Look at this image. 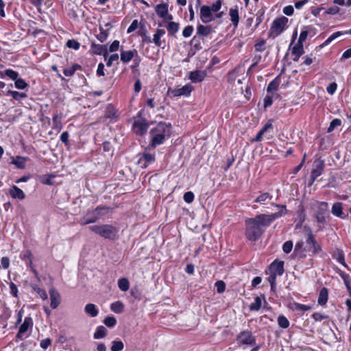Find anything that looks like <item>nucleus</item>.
<instances>
[{
	"instance_id": "obj_36",
	"label": "nucleus",
	"mask_w": 351,
	"mask_h": 351,
	"mask_svg": "<svg viewBox=\"0 0 351 351\" xmlns=\"http://www.w3.org/2000/svg\"><path fill=\"white\" fill-rule=\"evenodd\" d=\"M7 95H11L15 100L20 101L27 97L26 93H19L15 90H8Z\"/></svg>"
},
{
	"instance_id": "obj_2",
	"label": "nucleus",
	"mask_w": 351,
	"mask_h": 351,
	"mask_svg": "<svg viewBox=\"0 0 351 351\" xmlns=\"http://www.w3.org/2000/svg\"><path fill=\"white\" fill-rule=\"evenodd\" d=\"M171 124L165 122L158 123L156 126L150 130L151 143L153 148L162 144L165 138L171 135Z\"/></svg>"
},
{
	"instance_id": "obj_44",
	"label": "nucleus",
	"mask_w": 351,
	"mask_h": 351,
	"mask_svg": "<svg viewBox=\"0 0 351 351\" xmlns=\"http://www.w3.org/2000/svg\"><path fill=\"white\" fill-rule=\"evenodd\" d=\"M104 324L109 328H112L116 325L117 320L114 317L108 316L104 319Z\"/></svg>"
},
{
	"instance_id": "obj_42",
	"label": "nucleus",
	"mask_w": 351,
	"mask_h": 351,
	"mask_svg": "<svg viewBox=\"0 0 351 351\" xmlns=\"http://www.w3.org/2000/svg\"><path fill=\"white\" fill-rule=\"evenodd\" d=\"M123 348L124 345L121 341H113L110 350L111 351H121Z\"/></svg>"
},
{
	"instance_id": "obj_33",
	"label": "nucleus",
	"mask_w": 351,
	"mask_h": 351,
	"mask_svg": "<svg viewBox=\"0 0 351 351\" xmlns=\"http://www.w3.org/2000/svg\"><path fill=\"white\" fill-rule=\"evenodd\" d=\"M179 27V23L173 21L169 22L167 26V31L171 36L174 35L178 32Z\"/></svg>"
},
{
	"instance_id": "obj_18",
	"label": "nucleus",
	"mask_w": 351,
	"mask_h": 351,
	"mask_svg": "<svg viewBox=\"0 0 351 351\" xmlns=\"http://www.w3.org/2000/svg\"><path fill=\"white\" fill-rule=\"evenodd\" d=\"M331 213L333 215L341 219L346 217V215L343 213V204L341 202L335 203L332 206Z\"/></svg>"
},
{
	"instance_id": "obj_46",
	"label": "nucleus",
	"mask_w": 351,
	"mask_h": 351,
	"mask_svg": "<svg viewBox=\"0 0 351 351\" xmlns=\"http://www.w3.org/2000/svg\"><path fill=\"white\" fill-rule=\"evenodd\" d=\"M14 84L16 88L21 90L25 89L28 86L27 84L25 82V80L21 78H17L15 80Z\"/></svg>"
},
{
	"instance_id": "obj_20",
	"label": "nucleus",
	"mask_w": 351,
	"mask_h": 351,
	"mask_svg": "<svg viewBox=\"0 0 351 351\" xmlns=\"http://www.w3.org/2000/svg\"><path fill=\"white\" fill-rule=\"evenodd\" d=\"M206 73L202 71H195L190 73L189 79L193 82H200L204 80Z\"/></svg>"
},
{
	"instance_id": "obj_59",
	"label": "nucleus",
	"mask_w": 351,
	"mask_h": 351,
	"mask_svg": "<svg viewBox=\"0 0 351 351\" xmlns=\"http://www.w3.org/2000/svg\"><path fill=\"white\" fill-rule=\"evenodd\" d=\"M341 276L343 278L347 289L348 290H351L350 282V280H349V278H350L349 275L347 274L343 273V274H341Z\"/></svg>"
},
{
	"instance_id": "obj_21",
	"label": "nucleus",
	"mask_w": 351,
	"mask_h": 351,
	"mask_svg": "<svg viewBox=\"0 0 351 351\" xmlns=\"http://www.w3.org/2000/svg\"><path fill=\"white\" fill-rule=\"evenodd\" d=\"M169 5L167 3H160L155 7V11L157 15L162 19H165L168 14Z\"/></svg>"
},
{
	"instance_id": "obj_49",
	"label": "nucleus",
	"mask_w": 351,
	"mask_h": 351,
	"mask_svg": "<svg viewBox=\"0 0 351 351\" xmlns=\"http://www.w3.org/2000/svg\"><path fill=\"white\" fill-rule=\"evenodd\" d=\"M5 75L10 77L13 80H16L18 78L19 73L18 72L13 71L12 69H6L5 71Z\"/></svg>"
},
{
	"instance_id": "obj_7",
	"label": "nucleus",
	"mask_w": 351,
	"mask_h": 351,
	"mask_svg": "<svg viewBox=\"0 0 351 351\" xmlns=\"http://www.w3.org/2000/svg\"><path fill=\"white\" fill-rule=\"evenodd\" d=\"M325 167L324 161L321 158L315 159L313 163V169L311 172V182L308 186H311L317 177L321 176Z\"/></svg>"
},
{
	"instance_id": "obj_15",
	"label": "nucleus",
	"mask_w": 351,
	"mask_h": 351,
	"mask_svg": "<svg viewBox=\"0 0 351 351\" xmlns=\"http://www.w3.org/2000/svg\"><path fill=\"white\" fill-rule=\"evenodd\" d=\"M90 50L93 54L103 55L105 60L108 57V50L106 45L93 43L90 46Z\"/></svg>"
},
{
	"instance_id": "obj_1",
	"label": "nucleus",
	"mask_w": 351,
	"mask_h": 351,
	"mask_svg": "<svg viewBox=\"0 0 351 351\" xmlns=\"http://www.w3.org/2000/svg\"><path fill=\"white\" fill-rule=\"evenodd\" d=\"M274 206L280 208L278 212L271 215L259 214L254 217L245 219V235L247 239L253 242L256 241L274 220L287 213L286 206L280 204H274Z\"/></svg>"
},
{
	"instance_id": "obj_13",
	"label": "nucleus",
	"mask_w": 351,
	"mask_h": 351,
	"mask_svg": "<svg viewBox=\"0 0 351 351\" xmlns=\"http://www.w3.org/2000/svg\"><path fill=\"white\" fill-rule=\"evenodd\" d=\"M270 273L277 276H282L284 273V262L275 260L269 266Z\"/></svg>"
},
{
	"instance_id": "obj_28",
	"label": "nucleus",
	"mask_w": 351,
	"mask_h": 351,
	"mask_svg": "<svg viewBox=\"0 0 351 351\" xmlns=\"http://www.w3.org/2000/svg\"><path fill=\"white\" fill-rule=\"evenodd\" d=\"M351 34V29L348 31L345 32H336L333 33L331 36H330L323 43V46L328 45L329 43H330L333 40L336 39L339 36L344 34Z\"/></svg>"
},
{
	"instance_id": "obj_23",
	"label": "nucleus",
	"mask_w": 351,
	"mask_h": 351,
	"mask_svg": "<svg viewBox=\"0 0 351 351\" xmlns=\"http://www.w3.org/2000/svg\"><path fill=\"white\" fill-rule=\"evenodd\" d=\"M316 215L329 216L328 203L324 202H319L317 208Z\"/></svg>"
},
{
	"instance_id": "obj_37",
	"label": "nucleus",
	"mask_w": 351,
	"mask_h": 351,
	"mask_svg": "<svg viewBox=\"0 0 351 351\" xmlns=\"http://www.w3.org/2000/svg\"><path fill=\"white\" fill-rule=\"evenodd\" d=\"M105 116L106 118L114 119L117 117V112L112 105H108L106 108Z\"/></svg>"
},
{
	"instance_id": "obj_25",
	"label": "nucleus",
	"mask_w": 351,
	"mask_h": 351,
	"mask_svg": "<svg viewBox=\"0 0 351 351\" xmlns=\"http://www.w3.org/2000/svg\"><path fill=\"white\" fill-rule=\"evenodd\" d=\"M328 298V289L326 287H323L319 293L317 302L320 305H324L326 304Z\"/></svg>"
},
{
	"instance_id": "obj_3",
	"label": "nucleus",
	"mask_w": 351,
	"mask_h": 351,
	"mask_svg": "<svg viewBox=\"0 0 351 351\" xmlns=\"http://www.w3.org/2000/svg\"><path fill=\"white\" fill-rule=\"evenodd\" d=\"M89 229L99 236L110 240H114L117 237L118 230L116 227L109 225H94L89 227Z\"/></svg>"
},
{
	"instance_id": "obj_22",
	"label": "nucleus",
	"mask_w": 351,
	"mask_h": 351,
	"mask_svg": "<svg viewBox=\"0 0 351 351\" xmlns=\"http://www.w3.org/2000/svg\"><path fill=\"white\" fill-rule=\"evenodd\" d=\"M134 53L137 54V51L136 50H129V51H123L122 50L120 54L121 60L127 63L130 62L134 56Z\"/></svg>"
},
{
	"instance_id": "obj_19",
	"label": "nucleus",
	"mask_w": 351,
	"mask_h": 351,
	"mask_svg": "<svg viewBox=\"0 0 351 351\" xmlns=\"http://www.w3.org/2000/svg\"><path fill=\"white\" fill-rule=\"evenodd\" d=\"M229 15L230 17V21L234 27H237L239 22V8L237 5H236L234 8H231L230 9Z\"/></svg>"
},
{
	"instance_id": "obj_6",
	"label": "nucleus",
	"mask_w": 351,
	"mask_h": 351,
	"mask_svg": "<svg viewBox=\"0 0 351 351\" xmlns=\"http://www.w3.org/2000/svg\"><path fill=\"white\" fill-rule=\"evenodd\" d=\"M237 342L239 346L243 345L255 346L256 338L250 330L241 332L237 337Z\"/></svg>"
},
{
	"instance_id": "obj_58",
	"label": "nucleus",
	"mask_w": 351,
	"mask_h": 351,
	"mask_svg": "<svg viewBox=\"0 0 351 351\" xmlns=\"http://www.w3.org/2000/svg\"><path fill=\"white\" fill-rule=\"evenodd\" d=\"M293 248V242L291 241H287L284 243L282 245V250L286 254L289 253Z\"/></svg>"
},
{
	"instance_id": "obj_8",
	"label": "nucleus",
	"mask_w": 351,
	"mask_h": 351,
	"mask_svg": "<svg viewBox=\"0 0 351 351\" xmlns=\"http://www.w3.org/2000/svg\"><path fill=\"white\" fill-rule=\"evenodd\" d=\"M33 324L32 318L29 316L25 317L23 323L19 327V331L16 336V339L23 340L27 337V336H25V334L29 329H31L33 327Z\"/></svg>"
},
{
	"instance_id": "obj_5",
	"label": "nucleus",
	"mask_w": 351,
	"mask_h": 351,
	"mask_svg": "<svg viewBox=\"0 0 351 351\" xmlns=\"http://www.w3.org/2000/svg\"><path fill=\"white\" fill-rule=\"evenodd\" d=\"M287 23L288 19L285 16L274 20L269 29V36L273 38L278 36L285 29Z\"/></svg>"
},
{
	"instance_id": "obj_60",
	"label": "nucleus",
	"mask_w": 351,
	"mask_h": 351,
	"mask_svg": "<svg viewBox=\"0 0 351 351\" xmlns=\"http://www.w3.org/2000/svg\"><path fill=\"white\" fill-rule=\"evenodd\" d=\"M138 26V20H136V19L134 20L132 22V23L130 24V25L129 26V27L128 28L127 32L129 34V33L134 32V30H136L137 29Z\"/></svg>"
},
{
	"instance_id": "obj_32",
	"label": "nucleus",
	"mask_w": 351,
	"mask_h": 351,
	"mask_svg": "<svg viewBox=\"0 0 351 351\" xmlns=\"http://www.w3.org/2000/svg\"><path fill=\"white\" fill-rule=\"evenodd\" d=\"M110 309L115 313H121L123 311L124 305L120 301H117L110 304Z\"/></svg>"
},
{
	"instance_id": "obj_55",
	"label": "nucleus",
	"mask_w": 351,
	"mask_h": 351,
	"mask_svg": "<svg viewBox=\"0 0 351 351\" xmlns=\"http://www.w3.org/2000/svg\"><path fill=\"white\" fill-rule=\"evenodd\" d=\"M222 1L221 0L216 1L212 6L210 7V9L213 12H217L221 8Z\"/></svg>"
},
{
	"instance_id": "obj_54",
	"label": "nucleus",
	"mask_w": 351,
	"mask_h": 351,
	"mask_svg": "<svg viewBox=\"0 0 351 351\" xmlns=\"http://www.w3.org/2000/svg\"><path fill=\"white\" fill-rule=\"evenodd\" d=\"M295 309L301 311H307L311 308V306L305 305L300 303L295 302L293 304Z\"/></svg>"
},
{
	"instance_id": "obj_64",
	"label": "nucleus",
	"mask_w": 351,
	"mask_h": 351,
	"mask_svg": "<svg viewBox=\"0 0 351 351\" xmlns=\"http://www.w3.org/2000/svg\"><path fill=\"white\" fill-rule=\"evenodd\" d=\"M119 41L114 40L112 43L110 45L109 51L110 52H114L119 49Z\"/></svg>"
},
{
	"instance_id": "obj_12",
	"label": "nucleus",
	"mask_w": 351,
	"mask_h": 351,
	"mask_svg": "<svg viewBox=\"0 0 351 351\" xmlns=\"http://www.w3.org/2000/svg\"><path fill=\"white\" fill-rule=\"evenodd\" d=\"M193 87L190 84H186L182 88H175L171 91V94L173 97H180L184 96L188 97L190 95Z\"/></svg>"
},
{
	"instance_id": "obj_62",
	"label": "nucleus",
	"mask_w": 351,
	"mask_h": 351,
	"mask_svg": "<svg viewBox=\"0 0 351 351\" xmlns=\"http://www.w3.org/2000/svg\"><path fill=\"white\" fill-rule=\"evenodd\" d=\"M308 34V32L307 30H302L300 34L298 43L303 44V43L306 40Z\"/></svg>"
},
{
	"instance_id": "obj_14",
	"label": "nucleus",
	"mask_w": 351,
	"mask_h": 351,
	"mask_svg": "<svg viewBox=\"0 0 351 351\" xmlns=\"http://www.w3.org/2000/svg\"><path fill=\"white\" fill-rule=\"evenodd\" d=\"M200 19L204 23H208L213 20V14L210 6L203 5L200 8Z\"/></svg>"
},
{
	"instance_id": "obj_11",
	"label": "nucleus",
	"mask_w": 351,
	"mask_h": 351,
	"mask_svg": "<svg viewBox=\"0 0 351 351\" xmlns=\"http://www.w3.org/2000/svg\"><path fill=\"white\" fill-rule=\"evenodd\" d=\"M155 161V155L147 152H144L138 160V164L142 168L147 167L150 164Z\"/></svg>"
},
{
	"instance_id": "obj_57",
	"label": "nucleus",
	"mask_w": 351,
	"mask_h": 351,
	"mask_svg": "<svg viewBox=\"0 0 351 351\" xmlns=\"http://www.w3.org/2000/svg\"><path fill=\"white\" fill-rule=\"evenodd\" d=\"M194 194L191 191L186 192L183 196L184 200L188 204L191 203L194 200Z\"/></svg>"
},
{
	"instance_id": "obj_48",
	"label": "nucleus",
	"mask_w": 351,
	"mask_h": 351,
	"mask_svg": "<svg viewBox=\"0 0 351 351\" xmlns=\"http://www.w3.org/2000/svg\"><path fill=\"white\" fill-rule=\"evenodd\" d=\"M265 43H266V42L265 40H258L254 45L255 50L258 52L263 51L265 49Z\"/></svg>"
},
{
	"instance_id": "obj_61",
	"label": "nucleus",
	"mask_w": 351,
	"mask_h": 351,
	"mask_svg": "<svg viewBox=\"0 0 351 351\" xmlns=\"http://www.w3.org/2000/svg\"><path fill=\"white\" fill-rule=\"evenodd\" d=\"M337 87V84L335 82H332L327 86L326 90L329 94L332 95L336 91Z\"/></svg>"
},
{
	"instance_id": "obj_16",
	"label": "nucleus",
	"mask_w": 351,
	"mask_h": 351,
	"mask_svg": "<svg viewBox=\"0 0 351 351\" xmlns=\"http://www.w3.org/2000/svg\"><path fill=\"white\" fill-rule=\"evenodd\" d=\"M49 295L51 300L50 306L52 308L55 309L60 303V293L56 289L51 288L49 289Z\"/></svg>"
},
{
	"instance_id": "obj_24",
	"label": "nucleus",
	"mask_w": 351,
	"mask_h": 351,
	"mask_svg": "<svg viewBox=\"0 0 351 351\" xmlns=\"http://www.w3.org/2000/svg\"><path fill=\"white\" fill-rule=\"evenodd\" d=\"M211 32L212 27L210 25H198L197 27V34L200 36H207Z\"/></svg>"
},
{
	"instance_id": "obj_40",
	"label": "nucleus",
	"mask_w": 351,
	"mask_h": 351,
	"mask_svg": "<svg viewBox=\"0 0 351 351\" xmlns=\"http://www.w3.org/2000/svg\"><path fill=\"white\" fill-rule=\"evenodd\" d=\"M326 217L327 216L315 215L316 221L319 223L317 229L318 231H322L324 230V228L321 224L324 225L326 223Z\"/></svg>"
},
{
	"instance_id": "obj_17",
	"label": "nucleus",
	"mask_w": 351,
	"mask_h": 351,
	"mask_svg": "<svg viewBox=\"0 0 351 351\" xmlns=\"http://www.w3.org/2000/svg\"><path fill=\"white\" fill-rule=\"evenodd\" d=\"M9 194L14 199H23L25 197V194L23 190L15 185L10 189Z\"/></svg>"
},
{
	"instance_id": "obj_43",
	"label": "nucleus",
	"mask_w": 351,
	"mask_h": 351,
	"mask_svg": "<svg viewBox=\"0 0 351 351\" xmlns=\"http://www.w3.org/2000/svg\"><path fill=\"white\" fill-rule=\"evenodd\" d=\"M271 195L269 193H264L260 195L257 198L254 200L256 203H261L263 204L267 199H271Z\"/></svg>"
},
{
	"instance_id": "obj_27",
	"label": "nucleus",
	"mask_w": 351,
	"mask_h": 351,
	"mask_svg": "<svg viewBox=\"0 0 351 351\" xmlns=\"http://www.w3.org/2000/svg\"><path fill=\"white\" fill-rule=\"evenodd\" d=\"M165 34V29H157L156 33L154 34L153 42L158 47H161L162 42L160 40L161 37Z\"/></svg>"
},
{
	"instance_id": "obj_52",
	"label": "nucleus",
	"mask_w": 351,
	"mask_h": 351,
	"mask_svg": "<svg viewBox=\"0 0 351 351\" xmlns=\"http://www.w3.org/2000/svg\"><path fill=\"white\" fill-rule=\"evenodd\" d=\"M66 46L69 48H71V49L77 50L80 47V44L77 40H75L74 39H71V40H69L67 41Z\"/></svg>"
},
{
	"instance_id": "obj_30",
	"label": "nucleus",
	"mask_w": 351,
	"mask_h": 351,
	"mask_svg": "<svg viewBox=\"0 0 351 351\" xmlns=\"http://www.w3.org/2000/svg\"><path fill=\"white\" fill-rule=\"evenodd\" d=\"M107 330L103 326H99L96 328V331L93 335V337L95 339H102L106 336Z\"/></svg>"
},
{
	"instance_id": "obj_34",
	"label": "nucleus",
	"mask_w": 351,
	"mask_h": 351,
	"mask_svg": "<svg viewBox=\"0 0 351 351\" xmlns=\"http://www.w3.org/2000/svg\"><path fill=\"white\" fill-rule=\"evenodd\" d=\"M80 69H81L80 65H79L77 64H75L71 68L64 69L63 70V73L66 77H71L73 75V74L75 73V72L77 70Z\"/></svg>"
},
{
	"instance_id": "obj_41",
	"label": "nucleus",
	"mask_w": 351,
	"mask_h": 351,
	"mask_svg": "<svg viewBox=\"0 0 351 351\" xmlns=\"http://www.w3.org/2000/svg\"><path fill=\"white\" fill-rule=\"evenodd\" d=\"M278 324L282 328H287L289 326V322L284 315H280L278 317Z\"/></svg>"
},
{
	"instance_id": "obj_53",
	"label": "nucleus",
	"mask_w": 351,
	"mask_h": 351,
	"mask_svg": "<svg viewBox=\"0 0 351 351\" xmlns=\"http://www.w3.org/2000/svg\"><path fill=\"white\" fill-rule=\"evenodd\" d=\"M336 259L338 263L342 264L346 267H347L346 264L344 262V254L342 250H337L336 254Z\"/></svg>"
},
{
	"instance_id": "obj_29",
	"label": "nucleus",
	"mask_w": 351,
	"mask_h": 351,
	"mask_svg": "<svg viewBox=\"0 0 351 351\" xmlns=\"http://www.w3.org/2000/svg\"><path fill=\"white\" fill-rule=\"evenodd\" d=\"M85 312L92 317H95L98 315L99 311L94 304H88L84 308Z\"/></svg>"
},
{
	"instance_id": "obj_47",
	"label": "nucleus",
	"mask_w": 351,
	"mask_h": 351,
	"mask_svg": "<svg viewBox=\"0 0 351 351\" xmlns=\"http://www.w3.org/2000/svg\"><path fill=\"white\" fill-rule=\"evenodd\" d=\"M215 287L217 288V291L219 293H222L224 292L226 289V284L222 280H218L215 284Z\"/></svg>"
},
{
	"instance_id": "obj_9",
	"label": "nucleus",
	"mask_w": 351,
	"mask_h": 351,
	"mask_svg": "<svg viewBox=\"0 0 351 351\" xmlns=\"http://www.w3.org/2000/svg\"><path fill=\"white\" fill-rule=\"evenodd\" d=\"M106 208H96L94 210L88 213L84 217L83 224H88L95 222L101 216V210H106Z\"/></svg>"
},
{
	"instance_id": "obj_35",
	"label": "nucleus",
	"mask_w": 351,
	"mask_h": 351,
	"mask_svg": "<svg viewBox=\"0 0 351 351\" xmlns=\"http://www.w3.org/2000/svg\"><path fill=\"white\" fill-rule=\"evenodd\" d=\"M118 287L122 291H127L130 287L129 280L125 278H120L118 281Z\"/></svg>"
},
{
	"instance_id": "obj_51",
	"label": "nucleus",
	"mask_w": 351,
	"mask_h": 351,
	"mask_svg": "<svg viewBox=\"0 0 351 351\" xmlns=\"http://www.w3.org/2000/svg\"><path fill=\"white\" fill-rule=\"evenodd\" d=\"M193 27L192 25H188L185 27L182 31V36L184 38L190 37L193 32Z\"/></svg>"
},
{
	"instance_id": "obj_45",
	"label": "nucleus",
	"mask_w": 351,
	"mask_h": 351,
	"mask_svg": "<svg viewBox=\"0 0 351 351\" xmlns=\"http://www.w3.org/2000/svg\"><path fill=\"white\" fill-rule=\"evenodd\" d=\"M261 306V299L259 297L255 298L254 302L250 306V309L252 311H258Z\"/></svg>"
},
{
	"instance_id": "obj_38",
	"label": "nucleus",
	"mask_w": 351,
	"mask_h": 351,
	"mask_svg": "<svg viewBox=\"0 0 351 351\" xmlns=\"http://www.w3.org/2000/svg\"><path fill=\"white\" fill-rule=\"evenodd\" d=\"M292 55L302 56L304 53L303 44L297 43L291 51Z\"/></svg>"
},
{
	"instance_id": "obj_26",
	"label": "nucleus",
	"mask_w": 351,
	"mask_h": 351,
	"mask_svg": "<svg viewBox=\"0 0 351 351\" xmlns=\"http://www.w3.org/2000/svg\"><path fill=\"white\" fill-rule=\"evenodd\" d=\"M280 82L281 80L280 78V76L278 75L276 78H274L271 82H270L269 84H268L267 88V93H271L277 90Z\"/></svg>"
},
{
	"instance_id": "obj_50",
	"label": "nucleus",
	"mask_w": 351,
	"mask_h": 351,
	"mask_svg": "<svg viewBox=\"0 0 351 351\" xmlns=\"http://www.w3.org/2000/svg\"><path fill=\"white\" fill-rule=\"evenodd\" d=\"M341 121L339 119H333L328 128V132H332L336 127L341 125Z\"/></svg>"
},
{
	"instance_id": "obj_31",
	"label": "nucleus",
	"mask_w": 351,
	"mask_h": 351,
	"mask_svg": "<svg viewBox=\"0 0 351 351\" xmlns=\"http://www.w3.org/2000/svg\"><path fill=\"white\" fill-rule=\"evenodd\" d=\"M27 158L23 156H16L15 159H13L12 163L14 164L19 169H24L25 167V162Z\"/></svg>"
},
{
	"instance_id": "obj_39",
	"label": "nucleus",
	"mask_w": 351,
	"mask_h": 351,
	"mask_svg": "<svg viewBox=\"0 0 351 351\" xmlns=\"http://www.w3.org/2000/svg\"><path fill=\"white\" fill-rule=\"evenodd\" d=\"M303 244H304L303 241H299V242L296 243V244L295 245V248H294V252L299 253L300 256L301 257L306 256V254H305L306 251H304V248L302 249Z\"/></svg>"
},
{
	"instance_id": "obj_56",
	"label": "nucleus",
	"mask_w": 351,
	"mask_h": 351,
	"mask_svg": "<svg viewBox=\"0 0 351 351\" xmlns=\"http://www.w3.org/2000/svg\"><path fill=\"white\" fill-rule=\"evenodd\" d=\"M277 276H278L277 275L270 273L269 277L267 278V280L271 285V289L273 291L274 290V289L276 287V280Z\"/></svg>"
},
{
	"instance_id": "obj_63",
	"label": "nucleus",
	"mask_w": 351,
	"mask_h": 351,
	"mask_svg": "<svg viewBox=\"0 0 351 351\" xmlns=\"http://www.w3.org/2000/svg\"><path fill=\"white\" fill-rule=\"evenodd\" d=\"M339 12V8L337 6H332L327 9L325 12L326 14L335 15Z\"/></svg>"
},
{
	"instance_id": "obj_10",
	"label": "nucleus",
	"mask_w": 351,
	"mask_h": 351,
	"mask_svg": "<svg viewBox=\"0 0 351 351\" xmlns=\"http://www.w3.org/2000/svg\"><path fill=\"white\" fill-rule=\"evenodd\" d=\"M148 123L145 119H141L134 121L133 131L138 135H143L148 129Z\"/></svg>"
},
{
	"instance_id": "obj_4",
	"label": "nucleus",
	"mask_w": 351,
	"mask_h": 351,
	"mask_svg": "<svg viewBox=\"0 0 351 351\" xmlns=\"http://www.w3.org/2000/svg\"><path fill=\"white\" fill-rule=\"evenodd\" d=\"M304 229L308 232V236L306 240V245L304 248V251L310 252L313 254H318L322 250L321 246L316 241L311 230L306 226H304Z\"/></svg>"
}]
</instances>
